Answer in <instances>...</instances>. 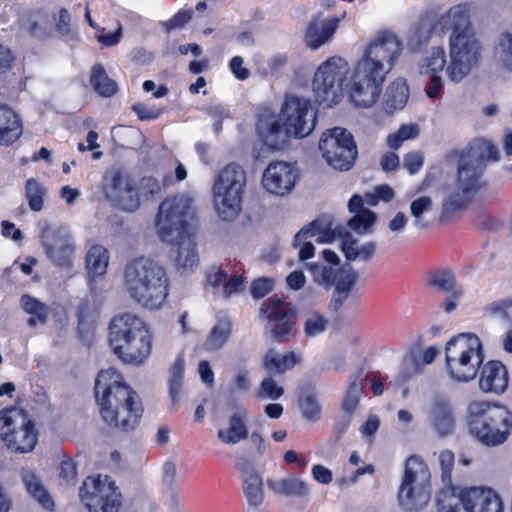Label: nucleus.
<instances>
[{
	"label": "nucleus",
	"instance_id": "1",
	"mask_svg": "<svg viewBox=\"0 0 512 512\" xmlns=\"http://www.w3.org/2000/svg\"><path fill=\"white\" fill-rule=\"evenodd\" d=\"M402 51V42L389 32L381 33L369 43L347 85L349 98L356 107L368 108L377 102L386 75L395 66Z\"/></svg>",
	"mask_w": 512,
	"mask_h": 512
},
{
	"label": "nucleus",
	"instance_id": "2",
	"mask_svg": "<svg viewBox=\"0 0 512 512\" xmlns=\"http://www.w3.org/2000/svg\"><path fill=\"white\" fill-rule=\"evenodd\" d=\"M447 159L458 160L457 189L442 203L440 216L442 221H449L457 213L467 209L476 193L485 186L481 178L487 162L498 161L500 155L493 143L485 139H476L463 150L450 151Z\"/></svg>",
	"mask_w": 512,
	"mask_h": 512
},
{
	"label": "nucleus",
	"instance_id": "3",
	"mask_svg": "<svg viewBox=\"0 0 512 512\" xmlns=\"http://www.w3.org/2000/svg\"><path fill=\"white\" fill-rule=\"evenodd\" d=\"M94 396L108 427L130 432L139 425L144 412L142 399L116 368L109 367L98 372Z\"/></svg>",
	"mask_w": 512,
	"mask_h": 512
},
{
	"label": "nucleus",
	"instance_id": "4",
	"mask_svg": "<svg viewBox=\"0 0 512 512\" xmlns=\"http://www.w3.org/2000/svg\"><path fill=\"white\" fill-rule=\"evenodd\" d=\"M195 220L193 199L183 194L163 200L155 219L160 240L175 247L176 263L184 269H192L199 261L196 234L193 231Z\"/></svg>",
	"mask_w": 512,
	"mask_h": 512
},
{
	"label": "nucleus",
	"instance_id": "5",
	"mask_svg": "<svg viewBox=\"0 0 512 512\" xmlns=\"http://www.w3.org/2000/svg\"><path fill=\"white\" fill-rule=\"evenodd\" d=\"M437 26L440 32L450 33V62L446 73L450 81L459 83L478 64L480 58L481 46L472 27L469 6L464 3L450 7L441 15Z\"/></svg>",
	"mask_w": 512,
	"mask_h": 512
},
{
	"label": "nucleus",
	"instance_id": "6",
	"mask_svg": "<svg viewBox=\"0 0 512 512\" xmlns=\"http://www.w3.org/2000/svg\"><path fill=\"white\" fill-rule=\"evenodd\" d=\"M438 459L444 485L437 494L438 512H504L503 501L494 489L484 486L459 489L453 484L455 455L451 450L441 451Z\"/></svg>",
	"mask_w": 512,
	"mask_h": 512
},
{
	"label": "nucleus",
	"instance_id": "7",
	"mask_svg": "<svg viewBox=\"0 0 512 512\" xmlns=\"http://www.w3.org/2000/svg\"><path fill=\"white\" fill-rule=\"evenodd\" d=\"M281 113L283 122L271 111L260 113L256 121L258 135L273 150L281 149L289 137L308 136L316 125V113L309 100L289 97L285 100Z\"/></svg>",
	"mask_w": 512,
	"mask_h": 512
},
{
	"label": "nucleus",
	"instance_id": "8",
	"mask_svg": "<svg viewBox=\"0 0 512 512\" xmlns=\"http://www.w3.org/2000/svg\"><path fill=\"white\" fill-rule=\"evenodd\" d=\"M123 283L130 298L149 310L161 308L169 296L170 280L166 269L144 256L127 262Z\"/></svg>",
	"mask_w": 512,
	"mask_h": 512
},
{
	"label": "nucleus",
	"instance_id": "9",
	"mask_svg": "<svg viewBox=\"0 0 512 512\" xmlns=\"http://www.w3.org/2000/svg\"><path fill=\"white\" fill-rule=\"evenodd\" d=\"M108 342L113 354L124 364L142 365L152 352V334L137 315L124 313L109 323Z\"/></svg>",
	"mask_w": 512,
	"mask_h": 512
},
{
	"label": "nucleus",
	"instance_id": "10",
	"mask_svg": "<svg viewBox=\"0 0 512 512\" xmlns=\"http://www.w3.org/2000/svg\"><path fill=\"white\" fill-rule=\"evenodd\" d=\"M468 433L486 447L504 444L512 434V412L502 404L475 400L467 407Z\"/></svg>",
	"mask_w": 512,
	"mask_h": 512
},
{
	"label": "nucleus",
	"instance_id": "11",
	"mask_svg": "<svg viewBox=\"0 0 512 512\" xmlns=\"http://www.w3.org/2000/svg\"><path fill=\"white\" fill-rule=\"evenodd\" d=\"M481 340L474 333H460L445 346V365L452 380L466 383L476 378L484 361Z\"/></svg>",
	"mask_w": 512,
	"mask_h": 512
},
{
	"label": "nucleus",
	"instance_id": "12",
	"mask_svg": "<svg viewBox=\"0 0 512 512\" xmlns=\"http://www.w3.org/2000/svg\"><path fill=\"white\" fill-rule=\"evenodd\" d=\"M246 173L236 164H227L213 184L214 204L219 217L225 221L235 219L242 209Z\"/></svg>",
	"mask_w": 512,
	"mask_h": 512
},
{
	"label": "nucleus",
	"instance_id": "13",
	"mask_svg": "<svg viewBox=\"0 0 512 512\" xmlns=\"http://www.w3.org/2000/svg\"><path fill=\"white\" fill-rule=\"evenodd\" d=\"M0 437L15 453H27L34 449L38 432L28 413L16 406L0 410Z\"/></svg>",
	"mask_w": 512,
	"mask_h": 512
},
{
	"label": "nucleus",
	"instance_id": "14",
	"mask_svg": "<svg viewBox=\"0 0 512 512\" xmlns=\"http://www.w3.org/2000/svg\"><path fill=\"white\" fill-rule=\"evenodd\" d=\"M259 317L266 321L265 329L273 342L285 344L295 338L297 311L283 297L274 295L264 300Z\"/></svg>",
	"mask_w": 512,
	"mask_h": 512
},
{
	"label": "nucleus",
	"instance_id": "15",
	"mask_svg": "<svg viewBox=\"0 0 512 512\" xmlns=\"http://www.w3.org/2000/svg\"><path fill=\"white\" fill-rule=\"evenodd\" d=\"M306 267L311 273L314 282L323 285L326 289L334 287L329 308L335 312L341 309L358 280V272L350 265L333 269L322 263L312 262L306 264Z\"/></svg>",
	"mask_w": 512,
	"mask_h": 512
},
{
	"label": "nucleus",
	"instance_id": "16",
	"mask_svg": "<svg viewBox=\"0 0 512 512\" xmlns=\"http://www.w3.org/2000/svg\"><path fill=\"white\" fill-rule=\"evenodd\" d=\"M81 502L89 512H118L122 494L107 475L88 476L79 489Z\"/></svg>",
	"mask_w": 512,
	"mask_h": 512
},
{
	"label": "nucleus",
	"instance_id": "17",
	"mask_svg": "<svg viewBox=\"0 0 512 512\" xmlns=\"http://www.w3.org/2000/svg\"><path fill=\"white\" fill-rule=\"evenodd\" d=\"M348 70V63L337 56L330 57L318 67L312 84L319 105L330 107L338 102Z\"/></svg>",
	"mask_w": 512,
	"mask_h": 512
},
{
	"label": "nucleus",
	"instance_id": "18",
	"mask_svg": "<svg viewBox=\"0 0 512 512\" xmlns=\"http://www.w3.org/2000/svg\"><path fill=\"white\" fill-rule=\"evenodd\" d=\"M319 149L326 162L340 171L349 170L357 156L352 134L342 127H334L324 132L319 140Z\"/></svg>",
	"mask_w": 512,
	"mask_h": 512
},
{
	"label": "nucleus",
	"instance_id": "19",
	"mask_svg": "<svg viewBox=\"0 0 512 512\" xmlns=\"http://www.w3.org/2000/svg\"><path fill=\"white\" fill-rule=\"evenodd\" d=\"M419 474H428L427 465L420 457L412 455L406 460L398 492V501L405 510L418 511L429 502V487L425 484L417 485Z\"/></svg>",
	"mask_w": 512,
	"mask_h": 512
},
{
	"label": "nucleus",
	"instance_id": "20",
	"mask_svg": "<svg viewBox=\"0 0 512 512\" xmlns=\"http://www.w3.org/2000/svg\"><path fill=\"white\" fill-rule=\"evenodd\" d=\"M103 192L106 199L119 210L135 212L140 207L137 182L121 168L112 169L105 174Z\"/></svg>",
	"mask_w": 512,
	"mask_h": 512
},
{
	"label": "nucleus",
	"instance_id": "21",
	"mask_svg": "<svg viewBox=\"0 0 512 512\" xmlns=\"http://www.w3.org/2000/svg\"><path fill=\"white\" fill-rule=\"evenodd\" d=\"M425 285L427 288L446 294L440 308L447 314L455 311L464 296V289L458 283L454 271L447 267L431 269L426 273Z\"/></svg>",
	"mask_w": 512,
	"mask_h": 512
},
{
	"label": "nucleus",
	"instance_id": "22",
	"mask_svg": "<svg viewBox=\"0 0 512 512\" xmlns=\"http://www.w3.org/2000/svg\"><path fill=\"white\" fill-rule=\"evenodd\" d=\"M41 242L47 257L59 267L70 268L73 265L74 245L70 236L59 229L44 228Z\"/></svg>",
	"mask_w": 512,
	"mask_h": 512
},
{
	"label": "nucleus",
	"instance_id": "23",
	"mask_svg": "<svg viewBox=\"0 0 512 512\" xmlns=\"http://www.w3.org/2000/svg\"><path fill=\"white\" fill-rule=\"evenodd\" d=\"M297 170L290 163L284 161L271 162L263 173V187L270 193L286 195L295 186Z\"/></svg>",
	"mask_w": 512,
	"mask_h": 512
},
{
	"label": "nucleus",
	"instance_id": "24",
	"mask_svg": "<svg viewBox=\"0 0 512 512\" xmlns=\"http://www.w3.org/2000/svg\"><path fill=\"white\" fill-rule=\"evenodd\" d=\"M479 387L485 393L500 395L508 387L509 375L506 366L499 360H490L482 364Z\"/></svg>",
	"mask_w": 512,
	"mask_h": 512
},
{
	"label": "nucleus",
	"instance_id": "25",
	"mask_svg": "<svg viewBox=\"0 0 512 512\" xmlns=\"http://www.w3.org/2000/svg\"><path fill=\"white\" fill-rule=\"evenodd\" d=\"M340 18L332 17L321 20V14L314 16L308 23L304 38L307 47L316 50L329 41L338 29Z\"/></svg>",
	"mask_w": 512,
	"mask_h": 512
},
{
	"label": "nucleus",
	"instance_id": "26",
	"mask_svg": "<svg viewBox=\"0 0 512 512\" xmlns=\"http://www.w3.org/2000/svg\"><path fill=\"white\" fill-rule=\"evenodd\" d=\"M236 468L241 474L243 491L248 504L254 507L259 506L264 498L261 477L246 458H241L237 462Z\"/></svg>",
	"mask_w": 512,
	"mask_h": 512
},
{
	"label": "nucleus",
	"instance_id": "27",
	"mask_svg": "<svg viewBox=\"0 0 512 512\" xmlns=\"http://www.w3.org/2000/svg\"><path fill=\"white\" fill-rule=\"evenodd\" d=\"M23 134L20 116L8 105L0 104V146H10Z\"/></svg>",
	"mask_w": 512,
	"mask_h": 512
},
{
	"label": "nucleus",
	"instance_id": "28",
	"mask_svg": "<svg viewBox=\"0 0 512 512\" xmlns=\"http://www.w3.org/2000/svg\"><path fill=\"white\" fill-rule=\"evenodd\" d=\"M301 361L294 351L279 354L275 349L270 348L263 355L261 366L270 376H280L292 370Z\"/></svg>",
	"mask_w": 512,
	"mask_h": 512
},
{
	"label": "nucleus",
	"instance_id": "29",
	"mask_svg": "<svg viewBox=\"0 0 512 512\" xmlns=\"http://www.w3.org/2000/svg\"><path fill=\"white\" fill-rule=\"evenodd\" d=\"M432 424L440 436H447L454 430L455 418L451 404L444 399H438L433 403Z\"/></svg>",
	"mask_w": 512,
	"mask_h": 512
},
{
	"label": "nucleus",
	"instance_id": "30",
	"mask_svg": "<svg viewBox=\"0 0 512 512\" xmlns=\"http://www.w3.org/2000/svg\"><path fill=\"white\" fill-rule=\"evenodd\" d=\"M409 98V87L405 79L398 78L387 87L383 108L388 114H393L396 110L402 109Z\"/></svg>",
	"mask_w": 512,
	"mask_h": 512
},
{
	"label": "nucleus",
	"instance_id": "31",
	"mask_svg": "<svg viewBox=\"0 0 512 512\" xmlns=\"http://www.w3.org/2000/svg\"><path fill=\"white\" fill-rule=\"evenodd\" d=\"M249 432L246 425V415L234 413L229 418V426L226 429H219L218 439L224 444H237L248 438Z\"/></svg>",
	"mask_w": 512,
	"mask_h": 512
},
{
	"label": "nucleus",
	"instance_id": "32",
	"mask_svg": "<svg viewBox=\"0 0 512 512\" xmlns=\"http://www.w3.org/2000/svg\"><path fill=\"white\" fill-rule=\"evenodd\" d=\"M90 84L94 91L101 97L109 98L118 91V85L115 80L110 78L101 63H96L90 71Z\"/></svg>",
	"mask_w": 512,
	"mask_h": 512
},
{
	"label": "nucleus",
	"instance_id": "33",
	"mask_svg": "<svg viewBox=\"0 0 512 512\" xmlns=\"http://www.w3.org/2000/svg\"><path fill=\"white\" fill-rule=\"evenodd\" d=\"M20 305L27 314L31 315L27 321L30 327H34L37 324L43 325L47 322L49 307L45 303L29 294H24L20 298Z\"/></svg>",
	"mask_w": 512,
	"mask_h": 512
},
{
	"label": "nucleus",
	"instance_id": "34",
	"mask_svg": "<svg viewBox=\"0 0 512 512\" xmlns=\"http://www.w3.org/2000/svg\"><path fill=\"white\" fill-rule=\"evenodd\" d=\"M315 236H318L317 241L320 243H331L335 239V232L329 227H323L321 221L313 220L296 233L293 246L297 248L302 239H309Z\"/></svg>",
	"mask_w": 512,
	"mask_h": 512
},
{
	"label": "nucleus",
	"instance_id": "35",
	"mask_svg": "<svg viewBox=\"0 0 512 512\" xmlns=\"http://www.w3.org/2000/svg\"><path fill=\"white\" fill-rule=\"evenodd\" d=\"M86 268L90 277L95 278L106 274L108 267V251L105 247L95 244L86 254Z\"/></svg>",
	"mask_w": 512,
	"mask_h": 512
},
{
	"label": "nucleus",
	"instance_id": "36",
	"mask_svg": "<svg viewBox=\"0 0 512 512\" xmlns=\"http://www.w3.org/2000/svg\"><path fill=\"white\" fill-rule=\"evenodd\" d=\"M267 486L278 495L304 497L309 493L307 484L298 478L268 479Z\"/></svg>",
	"mask_w": 512,
	"mask_h": 512
},
{
	"label": "nucleus",
	"instance_id": "37",
	"mask_svg": "<svg viewBox=\"0 0 512 512\" xmlns=\"http://www.w3.org/2000/svg\"><path fill=\"white\" fill-rule=\"evenodd\" d=\"M232 323L228 318H221L211 329L205 341V348L208 351L220 350L230 338Z\"/></svg>",
	"mask_w": 512,
	"mask_h": 512
},
{
	"label": "nucleus",
	"instance_id": "38",
	"mask_svg": "<svg viewBox=\"0 0 512 512\" xmlns=\"http://www.w3.org/2000/svg\"><path fill=\"white\" fill-rule=\"evenodd\" d=\"M23 481L27 492L39 502V504L46 508L52 509L54 501L52 500L50 493L40 482V480L33 473H28L23 476Z\"/></svg>",
	"mask_w": 512,
	"mask_h": 512
},
{
	"label": "nucleus",
	"instance_id": "39",
	"mask_svg": "<svg viewBox=\"0 0 512 512\" xmlns=\"http://www.w3.org/2000/svg\"><path fill=\"white\" fill-rule=\"evenodd\" d=\"M185 372V360L182 355L176 357L171 369L169 379V394L172 404L175 405L179 401L180 393L182 391L183 380Z\"/></svg>",
	"mask_w": 512,
	"mask_h": 512
},
{
	"label": "nucleus",
	"instance_id": "40",
	"mask_svg": "<svg viewBox=\"0 0 512 512\" xmlns=\"http://www.w3.org/2000/svg\"><path fill=\"white\" fill-rule=\"evenodd\" d=\"M446 53L443 47H432L430 54L419 66L421 75L439 74L446 66Z\"/></svg>",
	"mask_w": 512,
	"mask_h": 512
},
{
	"label": "nucleus",
	"instance_id": "41",
	"mask_svg": "<svg viewBox=\"0 0 512 512\" xmlns=\"http://www.w3.org/2000/svg\"><path fill=\"white\" fill-rule=\"evenodd\" d=\"M25 198L30 210L39 212L43 209L46 189L36 178H29L25 183Z\"/></svg>",
	"mask_w": 512,
	"mask_h": 512
},
{
	"label": "nucleus",
	"instance_id": "42",
	"mask_svg": "<svg viewBox=\"0 0 512 512\" xmlns=\"http://www.w3.org/2000/svg\"><path fill=\"white\" fill-rule=\"evenodd\" d=\"M302 415L308 421H317L321 415V405L313 392L302 393L298 399Z\"/></svg>",
	"mask_w": 512,
	"mask_h": 512
},
{
	"label": "nucleus",
	"instance_id": "43",
	"mask_svg": "<svg viewBox=\"0 0 512 512\" xmlns=\"http://www.w3.org/2000/svg\"><path fill=\"white\" fill-rule=\"evenodd\" d=\"M495 49L503 66L512 71V33L503 32Z\"/></svg>",
	"mask_w": 512,
	"mask_h": 512
},
{
	"label": "nucleus",
	"instance_id": "44",
	"mask_svg": "<svg viewBox=\"0 0 512 512\" xmlns=\"http://www.w3.org/2000/svg\"><path fill=\"white\" fill-rule=\"evenodd\" d=\"M138 185L139 197L149 201L159 197L162 187L159 181L153 176H144L140 179Z\"/></svg>",
	"mask_w": 512,
	"mask_h": 512
},
{
	"label": "nucleus",
	"instance_id": "45",
	"mask_svg": "<svg viewBox=\"0 0 512 512\" xmlns=\"http://www.w3.org/2000/svg\"><path fill=\"white\" fill-rule=\"evenodd\" d=\"M376 221V214L371 210H361L348 220V227L356 232L369 230Z\"/></svg>",
	"mask_w": 512,
	"mask_h": 512
},
{
	"label": "nucleus",
	"instance_id": "46",
	"mask_svg": "<svg viewBox=\"0 0 512 512\" xmlns=\"http://www.w3.org/2000/svg\"><path fill=\"white\" fill-rule=\"evenodd\" d=\"M328 326V320L319 313L311 314L304 322V332L307 337H315L323 333Z\"/></svg>",
	"mask_w": 512,
	"mask_h": 512
},
{
	"label": "nucleus",
	"instance_id": "47",
	"mask_svg": "<svg viewBox=\"0 0 512 512\" xmlns=\"http://www.w3.org/2000/svg\"><path fill=\"white\" fill-rule=\"evenodd\" d=\"M258 393L262 398L277 400L283 396L284 388L279 386L272 376L269 375L261 381Z\"/></svg>",
	"mask_w": 512,
	"mask_h": 512
},
{
	"label": "nucleus",
	"instance_id": "48",
	"mask_svg": "<svg viewBox=\"0 0 512 512\" xmlns=\"http://www.w3.org/2000/svg\"><path fill=\"white\" fill-rule=\"evenodd\" d=\"M483 310L489 315L508 319L512 312V297L493 301L486 305Z\"/></svg>",
	"mask_w": 512,
	"mask_h": 512
},
{
	"label": "nucleus",
	"instance_id": "49",
	"mask_svg": "<svg viewBox=\"0 0 512 512\" xmlns=\"http://www.w3.org/2000/svg\"><path fill=\"white\" fill-rule=\"evenodd\" d=\"M77 474V465L71 458L61 461L59 465V479L61 483L75 485Z\"/></svg>",
	"mask_w": 512,
	"mask_h": 512
},
{
	"label": "nucleus",
	"instance_id": "50",
	"mask_svg": "<svg viewBox=\"0 0 512 512\" xmlns=\"http://www.w3.org/2000/svg\"><path fill=\"white\" fill-rule=\"evenodd\" d=\"M432 209V200L428 196H421L413 200L410 205L411 214L416 218L415 224L425 228L427 224L420 222V217L423 213L428 212Z\"/></svg>",
	"mask_w": 512,
	"mask_h": 512
},
{
	"label": "nucleus",
	"instance_id": "51",
	"mask_svg": "<svg viewBox=\"0 0 512 512\" xmlns=\"http://www.w3.org/2000/svg\"><path fill=\"white\" fill-rule=\"evenodd\" d=\"M274 281L270 278H257L252 281L250 292L253 298L260 299L265 297L273 290Z\"/></svg>",
	"mask_w": 512,
	"mask_h": 512
},
{
	"label": "nucleus",
	"instance_id": "52",
	"mask_svg": "<svg viewBox=\"0 0 512 512\" xmlns=\"http://www.w3.org/2000/svg\"><path fill=\"white\" fill-rule=\"evenodd\" d=\"M30 23H29V33L32 36H40V31L42 30V24H46L49 21L48 14L43 9H38L32 11L29 15Z\"/></svg>",
	"mask_w": 512,
	"mask_h": 512
},
{
	"label": "nucleus",
	"instance_id": "53",
	"mask_svg": "<svg viewBox=\"0 0 512 512\" xmlns=\"http://www.w3.org/2000/svg\"><path fill=\"white\" fill-rule=\"evenodd\" d=\"M244 60L241 56H234L229 61V68L232 74L238 80H246L250 76V71L243 66Z\"/></svg>",
	"mask_w": 512,
	"mask_h": 512
},
{
	"label": "nucleus",
	"instance_id": "54",
	"mask_svg": "<svg viewBox=\"0 0 512 512\" xmlns=\"http://www.w3.org/2000/svg\"><path fill=\"white\" fill-rule=\"evenodd\" d=\"M192 18V11L191 10H179L175 15H173L167 22H166V28L168 31L181 28L185 24L189 22V20Z\"/></svg>",
	"mask_w": 512,
	"mask_h": 512
},
{
	"label": "nucleus",
	"instance_id": "55",
	"mask_svg": "<svg viewBox=\"0 0 512 512\" xmlns=\"http://www.w3.org/2000/svg\"><path fill=\"white\" fill-rule=\"evenodd\" d=\"M16 57L10 48L0 43V73H6L13 68Z\"/></svg>",
	"mask_w": 512,
	"mask_h": 512
},
{
	"label": "nucleus",
	"instance_id": "56",
	"mask_svg": "<svg viewBox=\"0 0 512 512\" xmlns=\"http://www.w3.org/2000/svg\"><path fill=\"white\" fill-rule=\"evenodd\" d=\"M428 84L426 86V94L429 98L434 99L440 96L443 89V81L440 74H430Z\"/></svg>",
	"mask_w": 512,
	"mask_h": 512
},
{
	"label": "nucleus",
	"instance_id": "57",
	"mask_svg": "<svg viewBox=\"0 0 512 512\" xmlns=\"http://www.w3.org/2000/svg\"><path fill=\"white\" fill-rule=\"evenodd\" d=\"M313 479L323 485H328L333 480V474L327 467L315 464L311 469Z\"/></svg>",
	"mask_w": 512,
	"mask_h": 512
},
{
	"label": "nucleus",
	"instance_id": "58",
	"mask_svg": "<svg viewBox=\"0 0 512 512\" xmlns=\"http://www.w3.org/2000/svg\"><path fill=\"white\" fill-rule=\"evenodd\" d=\"M423 165V157L419 152H409L404 157V167L411 174L417 173Z\"/></svg>",
	"mask_w": 512,
	"mask_h": 512
},
{
	"label": "nucleus",
	"instance_id": "59",
	"mask_svg": "<svg viewBox=\"0 0 512 512\" xmlns=\"http://www.w3.org/2000/svg\"><path fill=\"white\" fill-rule=\"evenodd\" d=\"M132 111L137 115L139 120H154L160 115L159 112L150 109L143 103H135L132 105Z\"/></svg>",
	"mask_w": 512,
	"mask_h": 512
},
{
	"label": "nucleus",
	"instance_id": "60",
	"mask_svg": "<svg viewBox=\"0 0 512 512\" xmlns=\"http://www.w3.org/2000/svg\"><path fill=\"white\" fill-rule=\"evenodd\" d=\"M341 251L348 261H354L359 257L357 241L355 239H344L341 244Z\"/></svg>",
	"mask_w": 512,
	"mask_h": 512
},
{
	"label": "nucleus",
	"instance_id": "61",
	"mask_svg": "<svg viewBox=\"0 0 512 512\" xmlns=\"http://www.w3.org/2000/svg\"><path fill=\"white\" fill-rule=\"evenodd\" d=\"M198 372L203 383L212 386L214 383V372L207 360H202L198 364Z\"/></svg>",
	"mask_w": 512,
	"mask_h": 512
},
{
	"label": "nucleus",
	"instance_id": "62",
	"mask_svg": "<svg viewBox=\"0 0 512 512\" xmlns=\"http://www.w3.org/2000/svg\"><path fill=\"white\" fill-rule=\"evenodd\" d=\"M244 278L242 275H233L224 284V293L231 295L240 292L243 289Z\"/></svg>",
	"mask_w": 512,
	"mask_h": 512
},
{
	"label": "nucleus",
	"instance_id": "63",
	"mask_svg": "<svg viewBox=\"0 0 512 512\" xmlns=\"http://www.w3.org/2000/svg\"><path fill=\"white\" fill-rule=\"evenodd\" d=\"M286 282L289 288L299 290L305 285L306 278L302 271L294 270L287 276Z\"/></svg>",
	"mask_w": 512,
	"mask_h": 512
},
{
	"label": "nucleus",
	"instance_id": "64",
	"mask_svg": "<svg viewBox=\"0 0 512 512\" xmlns=\"http://www.w3.org/2000/svg\"><path fill=\"white\" fill-rule=\"evenodd\" d=\"M380 164L384 171H393L399 166V157L394 152H387L382 156Z\"/></svg>",
	"mask_w": 512,
	"mask_h": 512
}]
</instances>
